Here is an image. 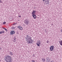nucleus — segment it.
Segmentation results:
<instances>
[{
    "label": "nucleus",
    "mask_w": 62,
    "mask_h": 62,
    "mask_svg": "<svg viewBox=\"0 0 62 62\" xmlns=\"http://www.w3.org/2000/svg\"><path fill=\"white\" fill-rule=\"evenodd\" d=\"M5 60L7 62H12V58L10 56L8 55L6 57Z\"/></svg>",
    "instance_id": "obj_1"
},
{
    "label": "nucleus",
    "mask_w": 62,
    "mask_h": 62,
    "mask_svg": "<svg viewBox=\"0 0 62 62\" xmlns=\"http://www.w3.org/2000/svg\"><path fill=\"white\" fill-rule=\"evenodd\" d=\"M30 36H27V42L28 43H32L33 42V40L30 39V38L29 37Z\"/></svg>",
    "instance_id": "obj_2"
},
{
    "label": "nucleus",
    "mask_w": 62,
    "mask_h": 62,
    "mask_svg": "<svg viewBox=\"0 0 62 62\" xmlns=\"http://www.w3.org/2000/svg\"><path fill=\"white\" fill-rule=\"evenodd\" d=\"M54 49V46L52 45L50 47V51H53Z\"/></svg>",
    "instance_id": "obj_3"
},
{
    "label": "nucleus",
    "mask_w": 62,
    "mask_h": 62,
    "mask_svg": "<svg viewBox=\"0 0 62 62\" xmlns=\"http://www.w3.org/2000/svg\"><path fill=\"white\" fill-rule=\"evenodd\" d=\"M40 41H38L37 42V43H36V44L38 46H40Z\"/></svg>",
    "instance_id": "obj_4"
},
{
    "label": "nucleus",
    "mask_w": 62,
    "mask_h": 62,
    "mask_svg": "<svg viewBox=\"0 0 62 62\" xmlns=\"http://www.w3.org/2000/svg\"><path fill=\"white\" fill-rule=\"evenodd\" d=\"M18 28L20 30H23V27L20 26H18Z\"/></svg>",
    "instance_id": "obj_5"
},
{
    "label": "nucleus",
    "mask_w": 62,
    "mask_h": 62,
    "mask_svg": "<svg viewBox=\"0 0 62 62\" xmlns=\"http://www.w3.org/2000/svg\"><path fill=\"white\" fill-rule=\"evenodd\" d=\"M32 16L33 17V18H34L35 19H36V15L35 14H33L32 15Z\"/></svg>",
    "instance_id": "obj_6"
},
{
    "label": "nucleus",
    "mask_w": 62,
    "mask_h": 62,
    "mask_svg": "<svg viewBox=\"0 0 62 62\" xmlns=\"http://www.w3.org/2000/svg\"><path fill=\"white\" fill-rule=\"evenodd\" d=\"M10 33L11 34L13 35V34H15V31H11Z\"/></svg>",
    "instance_id": "obj_7"
},
{
    "label": "nucleus",
    "mask_w": 62,
    "mask_h": 62,
    "mask_svg": "<svg viewBox=\"0 0 62 62\" xmlns=\"http://www.w3.org/2000/svg\"><path fill=\"white\" fill-rule=\"evenodd\" d=\"M29 21H27L26 20H25V23L26 24H28V23H29Z\"/></svg>",
    "instance_id": "obj_8"
},
{
    "label": "nucleus",
    "mask_w": 62,
    "mask_h": 62,
    "mask_svg": "<svg viewBox=\"0 0 62 62\" xmlns=\"http://www.w3.org/2000/svg\"><path fill=\"white\" fill-rule=\"evenodd\" d=\"M43 1H45V2H47V3H49V0H43Z\"/></svg>",
    "instance_id": "obj_9"
},
{
    "label": "nucleus",
    "mask_w": 62,
    "mask_h": 62,
    "mask_svg": "<svg viewBox=\"0 0 62 62\" xmlns=\"http://www.w3.org/2000/svg\"><path fill=\"white\" fill-rule=\"evenodd\" d=\"M5 33V31H1L0 32V34H1L2 33Z\"/></svg>",
    "instance_id": "obj_10"
},
{
    "label": "nucleus",
    "mask_w": 62,
    "mask_h": 62,
    "mask_svg": "<svg viewBox=\"0 0 62 62\" xmlns=\"http://www.w3.org/2000/svg\"><path fill=\"white\" fill-rule=\"evenodd\" d=\"M59 42L60 43L61 45L62 46V41H60V42Z\"/></svg>",
    "instance_id": "obj_11"
},
{
    "label": "nucleus",
    "mask_w": 62,
    "mask_h": 62,
    "mask_svg": "<svg viewBox=\"0 0 62 62\" xmlns=\"http://www.w3.org/2000/svg\"><path fill=\"white\" fill-rule=\"evenodd\" d=\"M10 54L11 55H13V54L12 52H11L10 53Z\"/></svg>",
    "instance_id": "obj_12"
},
{
    "label": "nucleus",
    "mask_w": 62,
    "mask_h": 62,
    "mask_svg": "<svg viewBox=\"0 0 62 62\" xmlns=\"http://www.w3.org/2000/svg\"><path fill=\"white\" fill-rule=\"evenodd\" d=\"M35 12H36V11H33V12L32 13V14H35Z\"/></svg>",
    "instance_id": "obj_13"
},
{
    "label": "nucleus",
    "mask_w": 62,
    "mask_h": 62,
    "mask_svg": "<svg viewBox=\"0 0 62 62\" xmlns=\"http://www.w3.org/2000/svg\"><path fill=\"white\" fill-rule=\"evenodd\" d=\"M42 60L43 62H45V59H42Z\"/></svg>",
    "instance_id": "obj_14"
},
{
    "label": "nucleus",
    "mask_w": 62,
    "mask_h": 62,
    "mask_svg": "<svg viewBox=\"0 0 62 62\" xmlns=\"http://www.w3.org/2000/svg\"><path fill=\"white\" fill-rule=\"evenodd\" d=\"M3 29H4V30H5L6 31V32H7V29L6 28H3Z\"/></svg>",
    "instance_id": "obj_15"
},
{
    "label": "nucleus",
    "mask_w": 62,
    "mask_h": 62,
    "mask_svg": "<svg viewBox=\"0 0 62 62\" xmlns=\"http://www.w3.org/2000/svg\"><path fill=\"white\" fill-rule=\"evenodd\" d=\"M12 28L13 29H15V27H12Z\"/></svg>",
    "instance_id": "obj_16"
},
{
    "label": "nucleus",
    "mask_w": 62,
    "mask_h": 62,
    "mask_svg": "<svg viewBox=\"0 0 62 62\" xmlns=\"http://www.w3.org/2000/svg\"><path fill=\"white\" fill-rule=\"evenodd\" d=\"M6 22H4L3 23V24H6Z\"/></svg>",
    "instance_id": "obj_17"
},
{
    "label": "nucleus",
    "mask_w": 62,
    "mask_h": 62,
    "mask_svg": "<svg viewBox=\"0 0 62 62\" xmlns=\"http://www.w3.org/2000/svg\"><path fill=\"white\" fill-rule=\"evenodd\" d=\"M15 39H14V42H15V41H16V40H15Z\"/></svg>",
    "instance_id": "obj_18"
},
{
    "label": "nucleus",
    "mask_w": 62,
    "mask_h": 62,
    "mask_svg": "<svg viewBox=\"0 0 62 62\" xmlns=\"http://www.w3.org/2000/svg\"><path fill=\"white\" fill-rule=\"evenodd\" d=\"M47 43H49V41L47 40Z\"/></svg>",
    "instance_id": "obj_19"
},
{
    "label": "nucleus",
    "mask_w": 62,
    "mask_h": 62,
    "mask_svg": "<svg viewBox=\"0 0 62 62\" xmlns=\"http://www.w3.org/2000/svg\"><path fill=\"white\" fill-rule=\"evenodd\" d=\"M21 16H19V17H21Z\"/></svg>",
    "instance_id": "obj_20"
},
{
    "label": "nucleus",
    "mask_w": 62,
    "mask_h": 62,
    "mask_svg": "<svg viewBox=\"0 0 62 62\" xmlns=\"http://www.w3.org/2000/svg\"><path fill=\"white\" fill-rule=\"evenodd\" d=\"M1 61V60H0V61Z\"/></svg>",
    "instance_id": "obj_21"
}]
</instances>
